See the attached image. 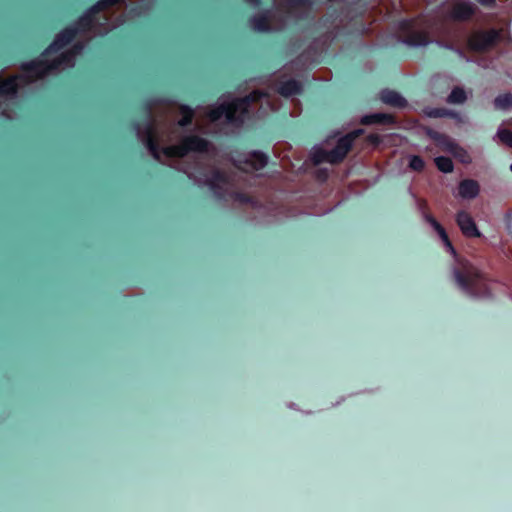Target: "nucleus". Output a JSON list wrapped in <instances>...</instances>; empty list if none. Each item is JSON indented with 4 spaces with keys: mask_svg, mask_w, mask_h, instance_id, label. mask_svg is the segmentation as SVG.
Listing matches in <instances>:
<instances>
[{
    "mask_svg": "<svg viewBox=\"0 0 512 512\" xmlns=\"http://www.w3.org/2000/svg\"><path fill=\"white\" fill-rule=\"evenodd\" d=\"M120 1L121 0L98 1L84 13L77 23L61 31L38 59L23 63L21 66V75L12 76L5 81H0V116L8 119L13 118L9 107L16 99L18 88L41 79L51 72L71 68L75 65L76 56L80 54L84 48L82 44H75L71 50L62 53L54 59H50L49 57L71 42L77 34L84 33L89 36H102L122 24L124 22L123 20L115 24H110L106 17L103 19L96 17L99 11L119 3Z\"/></svg>",
    "mask_w": 512,
    "mask_h": 512,
    "instance_id": "nucleus-1",
    "label": "nucleus"
},
{
    "mask_svg": "<svg viewBox=\"0 0 512 512\" xmlns=\"http://www.w3.org/2000/svg\"><path fill=\"white\" fill-rule=\"evenodd\" d=\"M136 134L139 140L147 147L151 155L156 160H161V156L167 159L183 157L190 152H208L210 143L198 136H186L178 145H168L161 150L154 141L155 126L151 119H148L143 127L135 126Z\"/></svg>",
    "mask_w": 512,
    "mask_h": 512,
    "instance_id": "nucleus-2",
    "label": "nucleus"
},
{
    "mask_svg": "<svg viewBox=\"0 0 512 512\" xmlns=\"http://www.w3.org/2000/svg\"><path fill=\"white\" fill-rule=\"evenodd\" d=\"M258 92L250 93L243 98H235L232 94L222 95L217 104L211 108L207 117L210 122L223 121L228 124H240L248 112L250 100H255Z\"/></svg>",
    "mask_w": 512,
    "mask_h": 512,
    "instance_id": "nucleus-3",
    "label": "nucleus"
},
{
    "mask_svg": "<svg viewBox=\"0 0 512 512\" xmlns=\"http://www.w3.org/2000/svg\"><path fill=\"white\" fill-rule=\"evenodd\" d=\"M453 276L458 288L467 296L484 299L491 297L487 280L473 264L461 261L453 268Z\"/></svg>",
    "mask_w": 512,
    "mask_h": 512,
    "instance_id": "nucleus-4",
    "label": "nucleus"
},
{
    "mask_svg": "<svg viewBox=\"0 0 512 512\" xmlns=\"http://www.w3.org/2000/svg\"><path fill=\"white\" fill-rule=\"evenodd\" d=\"M362 133L361 129L355 130L338 139L335 147L328 150L324 145H315L311 151V160L314 164L330 163L335 164L342 161L350 150L356 137Z\"/></svg>",
    "mask_w": 512,
    "mask_h": 512,
    "instance_id": "nucleus-5",
    "label": "nucleus"
},
{
    "mask_svg": "<svg viewBox=\"0 0 512 512\" xmlns=\"http://www.w3.org/2000/svg\"><path fill=\"white\" fill-rule=\"evenodd\" d=\"M180 170L198 186H207L217 198H224L230 188L229 179L218 171H213L210 175H197L189 166L180 168Z\"/></svg>",
    "mask_w": 512,
    "mask_h": 512,
    "instance_id": "nucleus-6",
    "label": "nucleus"
},
{
    "mask_svg": "<svg viewBox=\"0 0 512 512\" xmlns=\"http://www.w3.org/2000/svg\"><path fill=\"white\" fill-rule=\"evenodd\" d=\"M235 165L246 172L258 171L264 168L268 163V156L260 151L239 154L233 158Z\"/></svg>",
    "mask_w": 512,
    "mask_h": 512,
    "instance_id": "nucleus-7",
    "label": "nucleus"
},
{
    "mask_svg": "<svg viewBox=\"0 0 512 512\" xmlns=\"http://www.w3.org/2000/svg\"><path fill=\"white\" fill-rule=\"evenodd\" d=\"M499 38L500 31L496 29L476 31L467 38V44L473 51H484L492 47Z\"/></svg>",
    "mask_w": 512,
    "mask_h": 512,
    "instance_id": "nucleus-8",
    "label": "nucleus"
},
{
    "mask_svg": "<svg viewBox=\"0 0 512 512\" xmlns=\"http://www.w3.org/2000/svg\"><path fill=\"white\" fill-rule=\"evenodd\" d=\"M475 4L467 0L453 2L448 9V17L453 20H467L475 13Z\"/></svg>",
    "mask_w": 512,
    "mask_h": 512,
    "instance_id": "nucleus-9",
    "label": "nucleus"
},
{
    "mask_svg": "<svg viewBox=\"0 0 512 512\" xmlns=\"http://www.w3.org/2000/svg\"><path fill=\"white\" fill-rule=\"evenodd\" d=\"M457 224L466 237H480L481 233L478 230L473 218L465 211H460L456 216Z\"/></svg>",
    "mask_w": 512,
    "mask_h": 512,
    "instance_id": "nucleus-10",
    "label": "nucleus"
},
{
    "mask_svg": "<svg viewBox=\"0 0 512 512\" xmlns=\"http://www.w3.org/2000/svg\"><path fill=\"white\" fill-rule=\"evenodd\" d=\"M251 26L258 32H270L280 30L284 25H273L271 23V14L264 13L254 16L251 19Z\"/></svg>",
    "mask_w": 512,
    "mask_h": 512,
    "instance_id": "nucleus-11",
    "label": "nucleus"
},
{
    "mask_svg": "<svg viewBox=\"0 0 512 512\" xmlns=\"http://www.w3.org/2000/svg\"><path fill=\"white\" fill-rule=\"evenodd\" d=\"M424 220L431 225V227L435 230V232L438 234L440 239L442 240L444 246L446 249L452 254L456 255V251L454 247L452 246V243L450 242L448 235L445 231V229L440 225V223L430 214H424L423 215Z\"/></svg>",
    "mask_w": 512,
    "mask_h": 512,
    "instance_id": "nucleus-12",
    "label": "nucleus"
},
{
    "mask_svg": "<svg viewBox=\"0 0 512 512\" xmlns=\"http://www.w3.org/2000/svg\"><path fill=\"white\" fill-rule=\"evenodd\" d=\"M480 187L477 181L465 179L459 183L458 194L463 199H473L479 194Z\"/></svg>",
    "mask_w": 512,
    "mask_h": 512,
    "instance_id": "nucleus-13",
    "label": "nucleus"
},
{
    "mask_svg": "<svg viewBox=\"0 0 512 512\" xmlns=\"http://www.w3.org/2000/svg\"><path fill=\"white\" fill-rule=\"evenodd\" d=\"M380 99L383 103L396 108L405 107L407 102L405 98L396 91L383 90L380 93Z\"/></svg>",
    "mask_w": 512,
    "mask_h": 512,
    "instance_id": "nucleus-14",
    "label": "nucleus"
},
{
    "mask_svg": "<svg viewBox=\"0 0 512 512\" xmlns=\"http://www.w3.org/2000/svg\"><path fill=\"white\" fill-rule=\"evenodd\" d=\"M428 134L430 135V137L435 139L437 142H439L441 144H445L447 149L450 152L454 153L456 156H460L461 154H466L464 149L459 147L452 140L448 139L445 135L440 134V133L435 132V131H431V130L428 131Z\"/></svg>",
    "mask_w": 512,
    "mask_h": 512,
    "instance_id": "nucleus-15",
    "label": "nucleus"
},
{
    "mask_svg": "<svg viewBox=\"0 0 512 512\" xmlns=\"http://www.w3.org/2000/svg\"><path fill=\"white\" fill-rule=\"evenodd\" d=\"M403 44L410 47H422L429 44L431 41L428 40V37L425 32H413L408 37L401 41Z\"/></svg>",
    "mask_w": 512,
    "mask_h": 512,
    "instance_id": "nucleus-16",
    "label": "nucleus"
},
{
    "mask_svg": "<svg viewBox=\"0 0 512 512\" xmlns=\"http://www.w3.org/2000/svg\"><path fill=\"white\" fill-rule=\"evenodd\" d=\"M301 90V84L296 80H287L278 87V92L285 97L299 94Z\"/></svg>",
    "mask_w": 512,
    "mask_h": 512,
    "instance_id": "nucleus-17",
    "label": "nucleus"
},
{
    "mask_svg": "<svg viewBox=\"0 0 512 512\" xmlns=\"http://www.w3.org/2000/svg\"><path fill=\"white\" fill-rule=\"evenodd\" d=\"M361 122L366 125L370 124H387L392 123L393 118L391 115L385 113H372L362 117Z\"/></svg>",
    "mask_w": 512,
    "mask_h": 512,
    "instance_id": "nucleus-18",
    "label": "nucleus"
},
{
    "mask_svg": "<svg viewBox=\"0 0 512 512\" xmlns=\"http://www.w3.org/2000/svg\"><path fill=\"white\" fill-rule=\"evenodd\" d=\"M467 94L461 87H455L447 98V102L450 104H462L466 101Z\"/></svg>",
    "mask_w": 512,
    "mask_h": 512,
    "instance_id": "nucleus-19",
    "label": "nucleus"
},
{
    "mask_svg": "<svg viewBox=\"0 0 512 512\" xmlns=\"http://www.w3.org/2000/svg\"><path fill=\"white\" fill-rule=\"evenodd\" d=\"M494 106L500 110H507L512 107V94L499 95L494 100Z\"/></svg>",
    "mask_w": 512,
    "mask_h": 512,
    "instance_id": "nucleus-20",
    "label": "nucleus"
},
{
    "mask_svg": "<svg viewBox=\"0 0 512 512\" xmlns=\"http://www.w3.org/2000/svg\"><path fill=\"white\" fill-rule=\"evenodd\" d=\"M437 168L443 173H450L453 171V162L450 158L439 156L435 158Z\"/></svg>",
    "mask_w": 512,
    "mask_h": 512,
    "instance_id": "nucleus-21",
    "label": "nucleus"
},
{
    "mask_svg": "<svg viewBox=\"0 0 512 512\" xmlns=\"http://www.w3.org/2000/svg\"><path fill=\"white\" fill-rule=\"evenodd\" d=\"M498 138L502 143L512 148V132L505 128H498L494 140Z\"/></svg>",
    "mask_w": 512,
    "mask_h": 512,
    "instance_id": "nucleus-22",
    "label": "nucleus"
},
{
    "mask_svg": "<svg viewBox=\"0 0 512 512\" xmlns=\"http://www.w3.org/2000/svg\"><path fill=\"white\" fill-rule=\"evenodd\" d=\"M182 118L178 121V125L185 127L191 123L193 117V111L188 106L181 107Z\"/></svg>",
    "mask_w": 512,
    "mask_h": 512,
    "instance_id": "nucleus-23",
    "label": "nucleus"
},
{
    "mask_svg": "<svg viewBox=\"0 0 512 512\" xmlns=\"http://www.w3.org/2000/svg\"><path fill=\"white\" fill-rule=\"evenodd\" d=\"M435 43L442 48L454 51L458 55V57L464 59L466 62H470V59L466 57L462 49L456 48L452 44H448L442 41H435Z\"/></svg>",
    "mask_w": 512,
    "mask_h": 512,
    "instance_id": "nucleus-24",
    "label": "nucleus"
},
{
    "mask_svg": "<svg viewBox=\"0 0 512 512\" xmlns=\"http://www.w3.org/2000/svg\"><path fill=\"white\" fill-rule=\"evenodd\" d=\"M431 117H444V116H451L458 120H460V116L457 113L447 111L445 109H434L428 113Z\"/></svg>",
    "mask_w": 512,
    "mask_h": 512,
    "instance_id": "nucleus-25",
    "label": "nucleus"
},
{
    "mask_svg": "<svg viewBox=\"0 0 512 512\" xmlns=\"http://www.w3.org/2000/svg\"><path fill=\"white\" fill-rule=\"evenodd\" d=\"M409 167L413 170H421L424 167V161L421 157L413 155L409 157Z\"/></svg>",
    "mask_w": 512,
    "mask_h": 512,
    "instance_id": "nucleus-26",
    "label": "nucleus"
},
{
    "mask_svg": "<svg viewBox=\"0 0 512 512\" xmlns=\"http://www.w3.org/2000/svg\"><path fill=\"white\" fill-rule=\"evenodd\" d=\"M254 92H255V91H253L252 93H254ZM257 92L259 93V96H257V97L255 98V100H250L249 105H250L252 102H256V101H258V100H263V101H261V104H264V102H265L268 106H270V108H271L272 110H273V109H275L273 106H271L270 101H269V99H268V97H267V95H266V94H264V93H262V92H260V91H257Z\"/></svg>",
    "mask_w": 512,
    "mask_h": 512,
    "instance_id": "nucleus-27",
    "label": "nucleus"
},
{
    "mask_svg": "<svg viewBox=\"0 0 512 512\" xmlns=\"http://www.w3.org/2000/svg\"><path fill=\"white\" fill-rule=\"evenodd\" d=\"M481 5L491 6L495 3V0H478Z\"/></svg>",
    "mask_w": 512,
    "mask_h": 512,
    "instance_id": "nucleus-28",
    "label": "nucleus"
},
{
    "mask_svg": "<svg viewBox=\"0 0 512 512\" xmlns=\"http://www.w3.org/2000/svg\"><path fill=\"white\" fill-rule=\"evenodd\" d=\"M235 199H236V200H238V201H240V202H248V201H249V199H248V198H246V197H244V196H242V195H240V194H236V195H235Z\"/></svg>",
    "mask_w": 512,
    "mask_h": 512,
    "instance_id": "nucleus-29",
    "label": "nucleus"
},
{
    "mask_svg": "<svg viewBox=\"0 0 512 512\" xmlns=\"http://www.w3.org/2000/svg\"><path fill=\"white\" fill-rule=\"evenodd\" d=\"M402 25L403 29H409L412 26V23L410 21H404Z\"/></svg>",
    "mask_w": 512,
    "mask_h": 512,
    "instance_id": "nucleus-30",
    "label": "nucleus"
},
{
    "mask_svg": "<svg viewBox=\"0 0 512 512\" xmlns=\"http://www.w3.org/2000/svg\"><path fill=\"white\" fill-rule=\"evenodd\" d=\"M246 1L253 6H258L260 4V0H246Z\"/></svg>",
    "mask_w": 512,
    "mask_h": 512,
    "instance_id": "nucleus-31",
    "label": "nucleus"
},
{
    "mask_svg": "<svg viewBox=\"0 0 512 512\" xmlns=\"http://www.w3.org/2000/svg\"><path fill=\"white\" fill-rule=\"evenodd\" d=\"M440 33H441V34H444V35H449V33H448V32H446V31H441Z\"/></svg>",
    "mask_w": 512,
    "mask_h": 512,
    "instance_id": "nucleus-32",
    "label": "nucleus"
},
{
    "mask_svg": "<svg viewBox=\"0 0 512 512\" xmlns=\"http://www.w3.org/2000/svg\"><path fill=\"white\" fill-rule=\"evenodd\" d=\"M461 161H462V162H469V160H468V159H464V158H462V159H461Z\"/></svg>",
    "mask_w": 512,
    "mask_h": 512,
    "instance_id": "nucleus-33",
    "label": "nucleus"
},
{
    "mask_svg": "<svg viewBox=\"0 0 512 512\" xmlns=\"http://www.w3.org/2000/svg\"><path fill=\"white\" fill-rule=\"evenodd\" d=\"M510 171L512 172V163L510 164V167H509Z\"/></svg>",
    "mask_w": 512,
    "mask_h": 512,
    "instance_id": "nucleus-34",
    "label": "nucleus"
},
{
    "mask_svg": "<svg viewBox=\"0 0 512 512\" xmlns=\"http://www.w3.org/2000/svg\"><path fill=\"white\" fill-rule=\"evenodd\" d=\"M275 2H278L279 0H274Z\"/></svg>",
    "mask_w": 512,
    "mask_h": 512,
    "instance_id": "nucleus-35",
    "label": "nucleus"
}]
</instances>
